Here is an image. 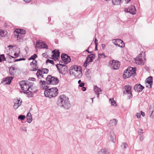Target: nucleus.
<instances>
[{"mask_svg":"<svg viewBox=\"0 0 154 154\" xmlns=\"http://www.w3.org/2000/svg\"><path fill=\"white\" fill-rule=\"evenodd\" d=\"M69 72L71 75L78 78L81 77L82 75L81 67L75 65L71 67Z\"/></svg>","mask_w":154,"mask_h":154,"instance_id":"nucleus-1","label":"nucleus"},{"mask_svg":"<svg viewBox=\"0 0 154 154\" xmlns=\"http://www.w3.org/2000/svg\"><path fill=\"white\" fill-rule=\"evenodd\" d=\"M57 104L58 105L67 108L69 105L68 98L64 95H60L58 98Z\"/></svg>","mask_w":154,"mask_h":154,"instance_id":"nucleus-2","label":"nucleus"},{"mask_svg":"<svg viewBox=\"0 0 154 154\" xmlns=\"http://www.w3.org/2000/svg\"><path fill=\"white\" fill-rule=\"evenodd\" d=\"M58 94V89L56 88L48 89L45 91L44 94L46 97L51 98L55 97Z\"/></svg>","mask_w":154,"mask_h":154,"instance_id":"nucleus-3","label":"nucleus"},{"mask_svg":"<svg viewBox=\"0 0 154 154\" xmlns=\"http://www.w3.org/2000/svg\"><path fill=\"white\" fill-rule=\"evenodd\" d=\"M136 69L131 67H128L124 72L123 75V78L125 79L134 75L136 73Z\"/></svg>","mask_w":154,"mask_h":154,"instance_id":"nucleus-4","label":"nucleus"},{"mask_svg":"<svg viewBox=\"0 0 154 154\" xmlns=\"http://www.w3.org/2000/svg\"><path fill=\"white\" fill-rule=\"evenodd\" d=\"M10 51H11L12 55H10V57H12V58H10V61L11 59L12 61H13L14 59H15L14 58H17L19 56V49L16 46H13L10 45Z\"/></svg>","mask_w":154,"mask_h":154,"instance_id":"nucleus-5","label":"nucleus"},{"mask_svg":"<svg viewBox=\"0 0 154 154\" xmlns=\"http://www.w3.org/2000/svg\"><path fill=\"white\" fill-rule=\"evenodd\" d=\"M46 81L47 83L52 85H56L59 82L58 78L51 75H48L46 78Z\"/></svg>","mask_w":154,"mask_h":154,"instance_id":"nucleus-6","label":"nucleus"},{"mask_svg":"<svg viewBox=\"0 0 154 154\" xmlns=\"http://www.w3.org/2000/svg\"><path fill=\"white\" fill-rule=\"evenodd\" d=\"M19 84L21 89L25 91H27L28 88L30 87V82L27 81H21Z\"/></svg>","mask_w":154,"mask_h":154,"instance_id":"nucleus-7","label":"nucleus"},{"mask_svg":"<svg viewBox=\"0 0 154 154\" xmlns=\"http://www.w3.org/2000/svg\"><path fill=\"white\" fill-rule=\"evenodd\" d=\"M142 57V54L140 53L138 55V57L134 59V60L135 63L137 64L141 65H144L146 60L144 58V59L143 60Z\"/></svg>","mask_w":154,"mask_h":154,"instance_id":"nucleus-8","label":"nucleus"},{"mask_svg":"<svg viewBox=\"0 0 154 154\" xmlns=\"http://www.w3.org/2000/svg\"><path fill=\"white\" fill-rule=\"evenodd\" d=\"M113 43L118 47L123 48L125 47V44L123 41L120 39L112 40Z\"/></svg>","mask_w":154,"mask_h":154,"instance_id":"nucleus-9","label":"nucleus"},{"mask_svg":"<svg viewBox=\"0 0 154 154\" xmlns=\"http://www.w3.org/2000/svg\"><path fill=\"white\" fill-rule=\"evenodd\" d=\"M110 64L111 65L112 67L114 69H117L119 68L120 63L118 61L113 60L109 62Z\"/></svg>","mask_w":154,"mask_h":154,"instance_id":"nucleus-10","label":"nucleus"},{"mask_svg":"<svg viewBox=\"0 0 154 154\" xmlns=\"http://www.w3.org/2000/svg\"><path fill=\"white\" fill-rule=\"evenodd\" d=\"M95 58V55L94 54H91L88 55L87 60L84 64V66H87V65L90 62L93 61V60Z\"/></svg>","mask_w":154,"mask_h":154,"instance_id":"nucleus-11","label":"nucleus"},{"mask_svg":"<svg viewBox=\"0 0 154 154\" xmlns=\"http://www.w3.org/2000/svg\"><path fill=\"white\" fill-rule=\"evenodd\" d=\"M36 47L38 48L48 49V47L44 42L37 41Z\"/></svg>","mask_w":154,"mask_h":154,"instance_id":"nucleus-12","label":"nucleus"},{"mask_svg":"<svg viewBox=\"0 0 154 154\" xmlns=\"http://www.w3.org/2000/svg\"><path fill=\"white\" fill-rule=\"evenodd\" d=\"M38 68L37 61L35 60H33L30 63V70L33 71H36L38 69Z\"/></svg>","mask_w":154,"mask_h":154,"instance_id":"nucleus-13","label":"nucleus"},{"mask_svg":"<svg viewBox=\"0 0 154 154\" xmlns=\"http://www.w3.org/2000/svg\"><path fill=\"white\" fill-rule=\"evenodd\" d=\"M53 55L52 56V59L55 61H58V59L60 57V52L58 50H54L52 51Z\"/></svg>","mask_w":154,"mask_h":154,"instance_id":"nucleus-14","label":"nucleus"},{"mask_svg":"<svg viewBox=\"0 0 154 154\" xmlns=\"http://www.w3.org/2000/svg\"><path fill=\"white\" fill-rule=\"evenodd\" d=\"M61 58L62 60L66 63L69 62L71 61L70 57L66 54H63L61 55Z\"/></svg>","mask_w":154,"mask_h":154,"instance_id":"nucleus-15","label":"nucleus"},{"mask_svg":"<svg viewBox=\"0 0 154 154\" xmlns=\"http://www.w3.org/2000/svg\"><path fill=\"white\" fill-rule=\"evenodd\" d=\"M36 74L38 78L40 80L44 79L46 76V75L42 72V70H38Z\"/></svg>","mask_w":154,"mask_h":154,"instance_id":"nucleus-16","label":"nucleus"},{"mask_svg":"<svg viewBox=\"0 0 154 154\" xmlns=\"http://www.w3.org/2000/svg\"><path fill=\"white\" fill-rule=\"evenodd\" d=\"M125 11L126 12H129L131 14H136V10L134 6H131L130 8H125Z\"/></svg>","mask_w":154,"mask_h":154,"instance_id":"nucleus-17","label":"nucleus"},{"mask_svg":"<svg viewBox=\"0 0 154 154\" xmlns=\"http://www.w3.org/2000/svg\"><path fill=\"white\" fill-rule=\"evenodd\" d=\"M146 85L147 87L150 88L152 84V77H148L146 80Z\"/></svg>","mask_w":154,"mask_h":154,"instance_id":"nucleus-18","label":"nucleus"},{"mask_svg":"<svg viewBox=\"0 0 154 154\" xmlns=\"http://www.w3.org/2000/svg\"><path fill=\"white\" fill-rule=\"evenodd\" d=\"M22 102V100H20V99H14V108L15 109L17 108L18 107L21 105Z\"/></svg>","mask_w":154,"mask_h":154,"instance_id":"nucleus-19","label":"nucleus"},{"mask_svg":"<svg viewBox=\"0 0 154 154\" xmlns=\"http://www.w3.org/2000/svg\"><path fill=\"white\" fill-rule=\"evenodd\" d=\"M144 88V87L140 84L136 85L134 87L135 90L138 92H141Z\"/></svg>","mask_w":154,"mask_h":154,"instance_id":"nucleus-20","label":"nucleus"},{"mask_svg":"<svg viewBox=\"0 0 154 154\" xmlns=\"http://www.w3.org/2000/svg\"><path fill=\"white\" fill-rule=\"evenodd\" d=\"M1 83L4 85H10V76H7L6 77L3 78L2 79Z\"/></svg>","mask_w":154,"mask_h":154,"instance_id":"nucleus-21","label":"nucleus"},{"mask_svg":"<svg viewBox=\"0 0 154 154\" xmlns=\"http://www.w3.org/2000/svg\"><path fill=\"white\" fill-rule=\"evenodd\" d=\"M14 37L17 38V39L20 42H21L23 39V36L21 33H17V32H14Z\"/></svg>","mask_w":154,"mask_h":154,"instance_id":"nucleus-22","label":"nucleus"},{"mask_svg":"<svg viewBox=\"0 0 154 154\" xmlns=\"http://www.w3.org/2000/svg\"><path fill=\"white\" fill-rule=\"evenodd\" d=\"M94 90L96 94H97V97H99V95L101 93V90L100 88L97 86H95L94 87Z\"/></svg>","mask_w":154,"mask_h":154,"instance_id":"nucleus-23","label":"nucleus"},{"mask_svg":"<svg viewBox=\"0 0 154 154\" xmlns=\"http://www.w3.org/2000/svg\"><path fill=\"white\" fill-rule=\"evenodd\" d=\"M125 90L126 92L128 94H131V87L129 85H126L125 87Z\"/></svg>","mask_w":154,"mask_h":154,"instance_id":"nucleus-24","label":"nucleus"},{"mask_svg":"<svg viewBox=\"0 0 154 154\" xmlns=\"http://www.w3.org/2000/svg\"><path fill=\"white\" fill-rule=\"evenodd\" d=\"M118 122L117 120L115 119H114L110 121L109 123V126H113L116 125Z\"/></svg>","mask_w":154,"mask_h":154,"instance_id":"nucleus-25","label":"nucleus"},{"mask_svg":"<svg viewBox=\"0 0 154 154\" xmlns=\"http://www.w3.org/2000/svg\"><path fill=\"white\" fill-rule=\"evenodd\" d=\"M14 32H17V33H21V35L25 34L26 33V31L25 30L20 29H16L14 30Z\"/></svg>","mask_w":154,"mask_h":154,"instance_id":"nucleus-26","label":"nucleus"},{"mask_svg":"<svg viewBox=\"0 0 154 154\" xmlns=\"http://www.w3.org/2000/svg\"><path fill=\"white\" fill-rule=\"evenodd\" d=\"M45 82L43 79L40 80L39 82V84L40 85V87L42 89H45L46 88L45 87Z\"/></svg>","mask_w":154,"mask_h":154,"instance_id":"nucleus-27","label":"nucleus"},{"mask_svg":"<svg viewBox=\"0 0 154 154\" xmlns=\"http://www.w3.org/2000/svg\"><path fill=\"white\" fill-rule=\"evenodd\" d=\"M26 117L27 119V122L30 123L32 120V115L30 112H28L27 114Z\"/></svg>","mask_w":154,"mask_h":154,"instance_id":"nucleus-28","label":"nucleus"},{"mask_svg":"<svg viewBox=\"0 0 154 154\" xmlns=\"http://www.w3.org/2000/svg\"><path fill=\"white\" fill-rule=\"evenodd\" d=\"M99 154H109V153L106 149H103L99 152Z\"/></svg>","mask_w":154,"mask_h":154,"instance_id":"nucleus-29","label":"nucleus"},{"mask_svg":"<svg viewBox=\"0 0 154 154\" xmlns=\"http://www.w3.org/2000/svg\"><path fill=\"white\" fill-rule=\"evenodd\" d=\"M121 0H112V3L114 5H119Z\"/></svg>","mask_w":154,"mask_h":154,"instance_id":"nucleus-30","label":"nucleus"},{"mask_svg":"<svg viewBox=\"0 0 154 154\" xmlns=\"http://www.w3.org/2000/svg\"><path fill=\"white\" fill-rule=\"evenodd\" d=\"M106 56L104 53H102L101 54H98V57L97 59V60L100 61V59L101 58H104L106 57Z\"/></svg>","mask_w":154,"mask_h":154,"instance_id":"nucleus-31","label":"nucleus"},{"mask_svg":"<svg viewBox=\"0 0 154 154\" xmlns=\"http://www.w3.org/2000/svg\"><path fill=\"white\" fill-rule=\"evenodd\" d=\"M6 58L4 54L0 55V63L2 62L3 60H6Z\"/></svg>","mask_w":154,"mask_h":154,"instance_id":"nucleus-32","label":"nucleus"},{"mask_svg":"<svg viewBox=\"0 0 154 154\" xmlns=\"http://www.w3.org/2000/svg\"><path fill=\"white\" fill-rule=\"evenodd\" d=\"M116 137L115 135L114 134L113 132L111 134V140L113 142H114L116 140Z\"/></svg>","mask_w":154,"mask_h":154,"instance_id":"nucleus-33","label":"nucleus"},{"mask_svg":"<svg viewBox=\"0 0 154 154\" xmlns=\"http://www.w3.org/2000/svg\"><path fill=\"white\" fill-rule=\"evenodd\" d=\"M37 57V56L36 54H34V55L31 56L30 58L28 59L29 60H35V59Z\"/></svg>","mask_w":154,"mask_h":154,"instance_id":"nucleus-34","label":"nucleus"},{"mask_svg":"<svg viewBox=\"0 0 154 154\" xmlns=\"http://www.w3.org/2000/svg\"><path fill=\"white\" fill-rule=\"evenodd\" d=\"M48 69L46 68L43 69L42 70V72L45 75L47 74L48 73Z\"/></svg>","mask_w":154,"mask_h":154,"instance_id":"nucleus-35","label":"nucleus"},{"mask_svg":"<svg viewBox=\"0 0 154 154\" xmlns=\"http://www.w3.org/2000/svg\"><path fill=\"white\" fill-rule=\"evenodd\" d=\"M34 94V93H33L32 91H31V92L28 91L26 92V94L27 95L28 97H32Z\"/></svg>","mask_w":154,"mask_h":154,"instance_id":"nucleus-36","label":"nucleus"},{"mask_svg":"<svg viewBox=\"0 0 154 154\" xmlns=\"http://www.w3.org/2000/svg\"><path fill=\"white\" fill-rule=\"evenodd\" d=\"M109 100L111 101L112 105L113 106H116V102L113 99H111V98L109 99Z\"/></svg>","mask_w":154,"mask_h":154,"instance_id":"nucleus-37","label":"nucleus"},{"mask_svg":"<svg viewBox=\"0 0 154 154\" xmlns=\"http://www.w3.org/2000/svg\"><path fill=\"white\" fill-rule=\"evenodd\" d=\"M25 59L23 58H20L19 59H14L13 61H12V59H11V61H10V63H12V62H14L16 61H19L22 60H25Z\"/></svg>","mask_w":154,"mask_h":154,"instance_id":"nucleus-38","label":"nucleus"},{"mask_svg":"<svg viewBox=\"0 0 154 154\" xmlns=\"http://www.w3.org/2000/svg\"><path fill=\"white\" fill-rule=\"evenodd\" d=\"M25 118L24 116L23 115H20L18 116V119H20L21 120H24Z\"/></svg>","mask_w":154,"mask_h":154,"instance_id":"nucleus-39","label":"nucleus"},{"mask_svg":"<svg viewBox=\"0 0 154 154\" xmlns=\"http://www.w3.org/2000/svg\"><path fill=\"white\" fill-rule=\"evenodd\" d=\"M4 33H5V31L2 30L1 29V31L0 32V36L1 37H3L4 36Z\"/></svg>","mask_w":154,"mask_h":154,"instance_id":"nucleus-40","label":"nucleus"},{"mask_svg":"<svg viewBox=\"0 0 154 154\" xmlns=\"http://www.w3.org/2000/svg\"><path fill=\"white\" fill-rule=\"evenodd\" d=\"M27 91H28V92H30L32 91V92H33V93H34V92H35V91L34 90V89H32V88L30 86L29 87Z\"/></svg>","mask_w":154,"mask_h":154,"instance_id":"nucleus-41","label":"nucleus"},{"mask_svg":"<svg viewBox=\"0 0 154 154\" xmlns=\"http://www.w3.org/2000/svg\"><path fill=\"white\" fill-rule=\"evenodd\" d=\"M127 147H128V145L126 143H124L122 145V148H123L124 149H125L127 148Z\"/></svg>","mask_w":154,"mask_h":154,"instance_id":"nucleus-42","label":"nucleus"},{"mask_svg":"<svg viewBox=\"0 0 154 154\" xmlns=\"http://www.w3.org/2000/svg\"><path fill=\"white\" fill-rule=\"evenodd\" d=\"M97 41H98V40L97 39L95 38V40L94 42H95V49H96V50H97V46L98 45V43L97 42Z\"/></svg>","mask_w":154,"mask_h":154,"instance_id":"nucleus-43","label":"nucleus"},{"mask_svg":"<svg viewBox=\"0 0 154 154\" xmlns=\"http://www.w3.org/2000/svg\"><path fill=\"white\" fill-rule=\"evenodd\" d=\"M47 63H50L52 64H54V62L53 60H47L46 61Z\"/></svg>","mask_w":154,"mask_h":154,"instance_id":"nucleus-44","label":"nucleus"},{"mask_svg":"<svg viewBox=\"0 0 154 154\" xmlns=\"http://www.w3.org/2000/svg\"><path fill=\"white\" fill-rule=\"evenodd\" d=\"M136 116L138 118H140V115L139 113H136Z\"/></svg>","mask_w":154,"mask_h":154,"instance_id":"nucleus-45","label":"nucleus"},{"mask_svg":"<svg viewBox=\"0 0 154 154\" xmlns=\"http://www.w3.org/2000/svg\"><path fill=\"white\" fill-rule=\"evenodd\" d=\"M85 85V83H84V82H82L81 83H80L79 85V86L80 87H83L84 86V85Z\"/></svg>","mask_w":154,"mask_h":154,"instance_id":"nucleus-46","label":"nucleus"},{"mask_svg":"<svg viewBox=\"0 0 154 154\" xmlns=\"http://www.w3.org/2000/svg\"><path fill=\"white\" fill-rule=\"evenodd\" d=\"M153 111H152V113L150 115V117H152V118H153L154 117V113L153 114Z\"/></svg>","mask_w":154,"mask_h":154,"instance_id":"nucleus-47","label":"nucleus"},{"mask_svg":"<svg viewBox=\"0 0 154 154\" xmlns=\"http://www.w3.org/2000/svg\"><path fill=\"white\" fill-rule=\"evenodd\" d=\"M141 115L143 116H144L145 115L144 112L142 111L141 112Z\"/></svg>","mask_w":154,"mask_h":154,"instance_id":"nucleus-48","label":"nucleus"},{"mask_svg":"<svg viewBox=\"0 0 154 154\" xmlns=\"http://www.w3.org/2000/svg\"><path fill=\"white\" fill-rule=\"evenodd\" d=\"M82 90L83 91H85V90H86V88L84 87H82Z\"/></svg>","mask_w":154,"mask_h":154,"instance_id":"nucleus-49","label":"nucleus"},{"mask_svg":"<svg viewBox=\"0 0 154 154\" xmlns=\"http://www.w3.org/2000/svg\"><path fill=\"white\" fill-rule=\"evenodd\" d=\"M131 0H125L126 3H128L129 2L131 1Z\"/></svg>","mask_w":154,"mask_h":154,"instance_id":"nucleus-50","label":"nucleus"},{"mask_svg":"<svg viewBox=\"0 0 154 154\" xmlns=\"http://www.w3.org/2000/svg\"><path fill=\"white\" fill-rule=\"evenodd\" d=\"M23 0L25 2H29L31 1V0Z\"/></svg>","mask_w":154,"mask_h":154,"instance_id":"nucleus-51","label":"nucleus"},{"mask_svg":"<svg viewBox=\"0 0 154 154\" xmlns=\"http://www.w3.org/2000/svg\"><path fill=\"white\" fill-rule=\"evenodd\" d=\"M14 77H10V83L11 82V81L12 80L14 79Z\"/></svg>","mask_w":154,"mask_h":154,"instance_id":"nucleus-52","label":"nucleus"},{"mask_svg":"<svg viewBox=\"0 0 154 154\" xmlns=\"http://www.w3.org/2000/svg\"><path fill=\"white\" fill-rule=\"evenodd\" d=\"M42 55L43 57H45L46 55L45 53H43L42 54Z\"/></svg>","mask_w":154,"mask_h":154,"instance_id":"nucleus-53","label":"nucleus"},{"mask_svg":"<svg viewBox=\"0 0 154 154\" xmlns=\"http://www.w3.org/2000/svg\"><path fill=\"white\" fill-rule=\"evenodd\" d=\"M78 83L79 84H80V83H81V80H79L78 82Z\"/></svg>","mask_w":154,"mask_h":154,"instance_id":"nucleus-54","label":"nucleus"},{"mask_svg":"<svg viewBox=\"0 0 154 154\" xmlns=\"http://www.w3.org/2000/svg\"><path fill=\"white\" fill-rule=\"evenodd\" d=\"M10 69H14V68L13 67H10Z\"/></svg>","mask_w":154,"mask_h":154,"instance_id":"nucleus-55","label":"nucleus"},{"mask_svg":"<svg viewBox=\"0 0 154 154\" xmlns=\"http://www.w3.org/2000/svg\"><path fill=\"white\" fill-rule=\"evenodd\" d=\"M86 51L88 52L89 53H91V52H89V51H88V49H87L86 50Z\"/></svg>","mask_w":154,"mask_h":154,"instance_id":"nucleus-56","label":"nucleus"},{"mask_svg":"<svg viewBox=\"0 0 154 154\" xmlns=\"http://www.w3.org/2000/svg\"><path fill=\"white\" fill-rule=\"evenodd\" d=\"M10 53H8V55L9 56H10Z\"/></svg>","mask_w":154,"mask_h":154,"instance_id":"nucleus-57","label":"nucleus"},{"mask_svg":"<svg viewBox=\"0 0 154 154\" xmlns=\"http://www.w3.org/2000/svg\"><path fill=\"white\" fill-rule=\"evenodd\" d=\"M8 48H10V45H8Z\"/></svg>","mask_w":154,"mask_h":154,"instance_id":"nucleus-58","label":"nucleus"},{"mask_svg":"<svg viewBox=\"0 0 154 154\" xmlns=\"http://www.w3.org/2000/svg\"><path fill=\"white\" fill-rule=\"evenodd\" d=\"M9 69V72H10V68H8Z\"/></svg>","mask_w":154,"mask_h":154,"instance_id":"nucleus-59","label":"nucleus"},{"mask_svg":"<svg viewBox=\"0 0 154 154\" xmlns=\"http://www.w3.org/2000/svg\"><path fill=\"white\" fill-rule=\"evenodd\" d=\"M10 74L11 75H13L12 74H11V73H10Z\"/></svg>","mask_w":154,"mask_h":154,"instance_id":"nucleus-60","label":"nucleus"},{"mask_svg":"<svg viewBox=\"0 0 154 154\" xmlns=\"http://www.w3.org/2000/svg\"><path fill=\"white\" fill-rule=\"evenodd\" d=\"M141 131H142V129H141Z\"/></svg>","mask_w":154,"mask_h":154,"instance_id":"nucleus-61","label":"nucleus"}]
</instances>
